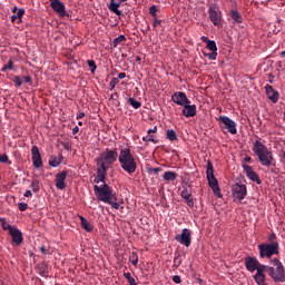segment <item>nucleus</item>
<instances>
[{"label":"nucleus","instance_id":"obj_1","mask_svg":"<svg viewBox=\"0 0 285 285\" xmlns=\"http://www.w3.org/2000/svg\"><path fill=\"white\" fill-rule=\"evenodd\" d=\"M119 161L122 170L132 175L137 170V161L135 156L130 153V148H124L120 150V154L117 153V149L106 148L97 158V177L98 179H106L108 177V170L112 168V165Z\"/></svg>","mask_w":285,"mask_h":285},{"label":"nucleus","instance_id":"obj_2","mask_svg":"<svg viewBox=\"0 0 285 285\" xmlns=\"http://www.w3.org/2000/svg\"><path fill=\"white\" fill-rule=\"evenodd\" d=\"M97 185L94 186L95 195L97 196L98 202H104V204H109L115 210L121 208L124 200L117 199V193L112 190V187L106 184L105 179L95 180Z\"/></svg>","mask_w":285,"mask_h":285},{"label":"nucleus","instance_id":"obj_3","mask_svg":"<svg viewBox=\"0 0 285 285\" xmlns=\"http://www.w3.org/2000/svg\"><path fill=\"white\" fill-rule=\"evenodd\" d=\"M253 153L256 155L262 166H273V151H271L268 147L262 142V139L255 140Z\"/></svg>","mask_w":285,"mask_h":285},{"label":"nucleus","instance_id":"obj_4","mask_svg":"<svg viewBox=\"0 0 285 285\" xmlns=\"http://www.w3.org/2000/svg\"><path fill=\"white\" fill-rule=\"evenodd\" d=\"M267 275L276 284H284L285 282V267L279 258H272L269 261Z\"/></svg>","mask_w":285,"mask_h":285},{"label":"nucleus","instance_id":"obj_5","mask_svg":"<svg viewBox=\"0 0 285 285\" xmlns=\"http://www.w3.org/2000/svg\"><path fill=\"white\" fill-rule=\"evenodd\" d=\"M261 259H273V255H279V243H263L258 245Z\"/></svg>","mask_w":285,"mask_h":285},{"label":"nucleus","instance_id":"obj_6","mask_svg":"<svg viewBox=\"0 0 285 285\" xmlns=\"http://www.w3.org/2000/svg\"><path fill=\"white\" fill-rule=\"evenodd\" d=\"M207 12L213 26H216L217 28L222 27L223 16L219 4L212 3Z\"/></svg>","mask_w":285,"mask_h":285},{"label":"nucleus","instance_id":"obj_7","mask_svg":"<svg viewBox=\"0 0 285 285\" xmlns=\"http://www.w3.org/2000/svg\"><path fill=\"white\" fill-rule=\"evenodd\" d=\"M246 195H248L246 184L236 183L235 185L232 186V197L234 202H243V199H246Z\"/></svg>","mask_w":285,"mask_h":285},{"label":"nucleus","instance_id":"obj_8","mask_svg":"<svg viewBox=\"0 0 285 285\" xmlns=\"http://www.w3.org/2000/svg\"><path fill=\"white\" fill-rule=\"evenodd\" d=\"M218 121H220V128H223V130H227L230 135H235L237 132V122L228 116H219Z\"/></svg>","mask_w":285,"mask_h":285},{"label":"nucleus","instance_id":"obj_9","mask_svg":"<svg viewBox=\"0 0 285 285\" xmlns=\"http://www.w3.org/2000/svg\"><path fill=\"white\" fill-rule=\"evenodd\" d=\"M176 242L181 244V246H186V248H190V244H193V233L188 228H184L181 234L175 236Z\"/></svg>","mask_w":285,"mask_h":285},{"label":"nucleus","instance_id":"obj_10","mask_svg":"<svg viewBox=\"0 0 285 285\" xmlns=\"http://www.w3.org/2000/svg\"><path fill=\"white\" fill-rule=\"evenodd\" d=\"M256 274L254 275V282H256V284H264V282L266 281V274L264 273H268V265H264L261 263V265L255 269Z\"/></svg>","mask_w":285,"mask_h":285},{"label":"nucleus","instance_id":"obj_11","mask_svg":"<svg viewBox=\"0 0 285 285\" xmlns=\"http://www.w3.org/2000/svg\"><path fill=\"white\" fill-rule=\"evenodd\" d=\"M49 3L53 12H57L59 17H68V12L66 11V4L63 2H61L60 0H49Z\"/></svg>","mask_w":285,"mask_h":285},{"label":"nucleus","instance_id":"obj_12","mask_svg":"<svg viewBox=\"0 0 285 285\" xmlns=\"http://www.w3.org/2000/svg\"><path fill=\"white\" fill-rule=\"evenodd\" d=\"M31 160L35 168H41L43 166V160L41 159V153H39V147H31Z\"/></svg>","mask_w":285,"mask_h":285},{"label":"nucleus","instance_id":"obj_13","mask_svg":"<svg viewBox=\"0 0 285 285\" xmlns=\"http://www.w3.org/2000/svg\"><path fill=\"white\" fill-rule=\"evenodd\" d=\"M171 101H174V104H177V106H186V104H190V101L188 100V96H186V92L184 91H176L171 96Z\"/></svg>","mask_w":285,"mask_h":285},{"label":"nucleus","instance_id":"obj_14","mask_svg":"<svg viewBox=\"0 0 285 285\" xmlns=\"http://www.w3.org/2000/svg\"><path fill=\"white\" fill-rule=\"evenodd\" d=\"M12 246L19 247L23 244V233L20 232L19 228H14L12 232L9 233Z\"/></svg>","mask_w":285,"mask_h":285},{"label":"nucleus","instance_id":"obj_15","mask_svg":"<svg viewBox=\"0 0 285 285\" xmlns=\"http://www.w3.org/2000/svg\"><path fill=\"white\" fill-rule=\"evenodd\" d=\"M261 265L256 257L247 256L245 258V267L249 273H255L256 268Z\"/></svg>","mask_w":285,"mask_h":285},{"label":"nucleus","instance_id":"obj_16","mask_svg":"<svg viewBox=\"0 0 285 285\" xmlns=\"http://www.w3.org/2000/svg\"><path fill=\"white\" fill-rule=\"evenodd\" d=\"M117 1L110 0L108 8H109L110 12H114V14H117V17H121V10H119V8L121 7V3H126V1H128V0H117Z\"/></svg>","mask_w":285,"mask_h":285},{"label":"nucleus","instance_id":"obj_17","mask_svg":"<svg viewBox=\"0 0 285 285\" xmlns=\"http://www.w3.org/2000/svg\"><path fill=\"white\" fill-rule=\"evenodd\" d=\"M265 90H266V95H267L268 99H271V101H273V104H277V101H279V92L275 91L273 86L266 85Z\"/></svg>","mask_w":285,"mask_h":285},{"label":"nucleus","instance_id":"obj_18","mask_svg":"<svg viewBox=\"0 0 285 285\" xmlns=\"http://www.w3.org/2000/svg\"><path fill=\"white\" fill-rule=\"evenodd\" d=\"M209 188H212L214 195L222 199V189L219 188V181L217 179H208Z\"/></svg>","mask_w":285,"mask_h":285},{"label":"nucleus","instance_id":"obj_19","mask_svg":"<svg viewBox=\"0 0 285 285\" xmlns=\"http://www.w3.org/2000/svg\"><path fill=\"white\" fill-rule=\"evenodd\" d=\"M183 115L184 117H195V115H197V106L195 105H190V104H186L185 106H183Z\"/></svg>","mask_w":285,"mask_h":285},{"label":"nucleus","instance_id":"obj_20","mask_svg":"<svg viewBox=\"0 0 285 285\" xmlns=\"http://www.w3.org/2000/svg\"><path fill=\"white\" fill-rule=\"evenodd\" d=\"M61 161H63V155H59L57 156H50L49 157V166H51L52 168H57V166L61 165Z\"/></svg>","mask_w":285,"mask_h":285},{"label":"nucleus","instance_id":"obj_21","mask_svg":"<svg viewBox=\"0 0 285 285\" xmlns=\"http://www.w3.org/2000/svg\"><path fill=\"white\" fill-rule=\"evenodd\" d=\"M79 219L81 222V227L83 228V230H86L87 233H92L95 227H92L90 222H88V219L83 218V216H79Z\"/></svg>","mask_w":285,"mask_h":285},{"label":"nucleus","instance_id":"obj_22","mask_svg":"<svg viewBox=\"0 0 285 285\" xmlns=\"http://www.w3.org/2000/svg\"><path fill=\"white\" fill-rule=\"evenodd\" d=\"M230 17H232L234 23H244V18L242 17V13H239V11L233 9L230 11Z\"/></svg>","mask_w":285,"mask_h":285},{"label":"nucleus","instance_id":"obj_23","mask_svg":"<svg viewBox=\"0 0 285 285\" xmlns=\"http://www.w3.org/2000/svg\"><path fill=\"white\" fill-rule=\"evenodd\" d=\"M164 169L161 167H149L147 168V173L149 175V177H151V179H157V177H159V173H161Z\"/></svg>","mask_w":285,"mask_h":285},{"label":"nucleus","instance_id":"obj_24","mask_svg":"<svg viewBox=\"0 0 285 285\" xmlns=\"http://www.w3.org/2000/svg\"><path fill=\"white\" fill-rule=\"evenodd\" d=\"M244 170L248 177V179H258L259 177H257V174L255 171H253V167L248 166V165H244Z\"/></svg>","mask_w":285,"mask_h":285},{"label":"nucleus","instance_id":"obj_25","mask_svg":"<svg viewBox=\"0 0 285 285\" xmlns=\"http://www.w3.org/2000/svg\"><path fill=\"white\" fill-rule=\"evenodd\" d=\"M1 228L3 230H8L9 233H12L16 228L14 226L10 225L6 218H0Z\"/></svg>","mask_w":285,"mask_h":285},{"label":"nucleus","instance_id":"obj_26","mask_svg":"<svg viewBox=\"0 0 285 285\" xmlns=\"http://www.w3.org/2000/svg\"><path fill=\"white\" fill-rule=\"evenodd\" d=\"M206 175L207 179H215V171L213 170V164L210 161L207 163Z\"/></svg>","mask_w":285,"mask_h":285},{"label":"nucleus","instance_id":"obj_27","mask_svg":"<svg viewBox=\"0 0 285 285\" xmlns=\"http://www.w3.org/2000/svg\"><path fill=\"white\" fill-rule=\"evenodd\" d=\"M126 41V36L120 35L119 37L115 38L114 41L111 42L112 48H117L120 43H124Z\"/></svg>","mask_w":285,"mask_h":285},{"label":"nucleus","instance_id":"obj_28","mask_svg":"<svg viewBox=\"0 0 285 285\" xmlns=\"http://www.w3.org/2000/svg\"><path fill=\"white\" fill-rule=\"evenodd\" d=\"M129 262H131L132 266H137V264H139V256L137 255V252H132L129 255Z\"/></svg>","mask_w":285,"mask_h":285},{"label":"nucleus","instance_id":"obj_29","mask_svg":"<svg viewBox=\"0 0 285 285\" xmlns=\"http://www.w3.org/2000/svg\"><path fill=\"white\" fill-rule=\"evenodd\" d=\"M167 139H169V141H177V132L174 129H168Z\"/></svg>","mask_w":285,"mask_h":285},{"label":"nucleus","instance_id":"obj_30","mask_svg":"<svg viewBox=\"0 0 285 285\" xmlns=\"http://www.w3.org/2000/svg\"><path fill=\"white\" fill-rule=\"evenodd\" d=\"M30 188L32 189V193H39L41 189V183H39V180H32Z\"/></svg>","mask_w":285,"mask_h":285},{"label":"nucleus","instance_id":"obj_31","mask_svg":"<svg viewBox=\"0 0 285 285\" xmlns=\"http://www.w3.org/2000/svg\"><path fill=\"white\" fill-rule=\"evenodd\" d=\"M177 177H179V175L175 171H165L163 175L164 179H177Z\"/></svg>","mask_w":285,"mask_h":285},{"label":"nucleus","instance_id":"obj_32","mask_svg":"<svg viewBox=\"0 0 285 285\" xmlns=\"http://www.w3.org/2000/svg\"><path fill=\"white\" fill-rule=\"evenodd\" d=\"M128 104H130L135 110H139V108H141V102L137 101L135 98H129Z\"/></svg>","mask_w":285,"mask_h":285},{"label":"nucleus","instance_id":"obj_33","mask_svg":"<svg viewBox=\"0 0 285 285\" xmlns=\"http://www.w3.org/2000/svg\"><path fill=\"white\" fill-rule=\"evenodd\" d=\"M56 188L58 190H63L66 188V180L65 179H56Z\"/></svg>","mask_w":285,"mask_h":285},{"label":"nucleus","instance_id":"obj_34","mask_svg":"<svg viewBox=\"0 0 285 285\" xmlns=\"http://www.w3.org/2000/svg\"><path fill=\"white\" fill-rule=\"evenodd\" d=\"M207 49L212 52H217V43L214 40L208 41Z\"/></svg>","mask_w":285,"mask_h":285},{"label":"nucleus","instance_id":"obj_35","mask_svg":"<svg viewBox=\"0 0 285 285\" xmlns=\"http://www.w3.org/2000/svg\"><path fill=\"white\" fill-rule=\"evenodd\" d=\"M12 68H14V62H12V60H9L8 63L2 67L1 72L12 70Z\"/></svg>","mask_w":285,"mask_h":285},{"label":"nucleus","instance_id":"obj_36","mask_svg":"<svg viewBox=\"0 0 285 285\" xmlns=\"http://www.w3.org/2000/svg\"><path fill=\"white\" fill-rule=\"evenodd\" d=\"M87 63L89 68H91V75H95V72H97V63H95V60H88Z\"/></svg>","mask_w":285,"mask_h":285},{"label":"nucleus","instance_id":"obj_37","mask_svg":"<svg viewBox=\"0 0 285 285\" xmlns=\"http://www.w3.org/2000/svg\"><path fill=\"white\" fill-rule=\"evenodd\" d=\"M181 197L183 199H188L189 197H193V194L190 193V189L188 188H184V190L181 191Z\"/></svg>","mask_w":285,"mask_h":285},{"label":"nucleus","instance_id":"obj_38","mask_svg":"<svg viewBox=\"0 0 285 285\" xmlns=\"http://www.w3.org/2000/svg\"><path fill=\"white\" fill-rule=\"evenodd\" d=\"M117 83H119V78H112L109 82V90H115Z\"/></svg>","mask_w":285,"mask_h":285},{"label":"nucleus","instance_id":"obj_39","mask_svg":"<svg viewBox=\"0 0 285 285\" xmlns=\"http://www.w3.org/2000/svg\"><path fill=\"white\" fill-rule=\"evenodd\" d=\"M204 57H207L209 61H215V59H217V51H212L210 53H204Z\"/></svg>","mask_w":285,"mask_h":285},{"label":"nucleus","instance_id":"obj_40","mask_svg":"<svg viewBox=\"0 0 285 285\" xmlns=\"http://www.w3.org/2000/svg\"><path fill=\"white\" fill-rule=\"evenodd\" d=\"M268 244H279V242H277V235H275V233H272L269 236H268Z\"/></svg>","mask_w":285,"mask_h":285},{"label":"nucleus","instance_id":"obj_41","mask_svg":"<svg viewBox=\"0 0 285 285\" xmlns=\"http://www.w3.org/2000/svg\"><path fill=\"white\" fill-rule=\"evenodd\" d=\"M13 81H14L17 88H21V86H23V80L19 76H14Z\"/></svg>","mask_w":285,"mask_h":285},{"label":"nucleus","instance_id":"obj_42","mask_svg":"<svg viewBox=\"0 0 285 285\" xmlns=\"http://www.w3.org/2000/svg\"><path fill=\"white\" fill-rule=\"evenodd\" d=\"M142 141H151L153 144H157V140L150 134H148L147 136L142 137Z\"/></svg>","mask_w":285,"mask_h":285},{"label":"nucleus","instance_id":"obj_43","mask_svg":"<svg viewBox=\"0 0 285 285\" xmlns=\"http://www.w3.org/2000/svg\"><path fill=\"white\" fill-rule=\"evenodd\" d=\"M149 14H151V17L157 18V7L156 6H151L149 8Z\"/></svg>","mask_w":285,"mask_h":285},{"label":"nucleus","instance_id":"obj_44","mask_svg":"<svg viewBox=\"0 0 285 285\" xmlns=\"http://www.w3.org/2000/svg\"><path fill=\"white\" fill-rule=\"evenodd\" d=\"M185 202H186V204H187V206H188L189 208H194V207H195V200H193L191 197L185 198Z\"/></svg>","mask_w":285,"mask_h":285},{"label":"nucleus","instance_id":"obj_45","mask_svg":"<svg viewBox=\"0 0 285 285\" xmlns=\"http://www.w3.org/2000/svg\"><path fill=\"white\" fill-rule=\"evenodd\" d=\"M18 208H19V210H21V213H23V212L28 210V205L26 203H19Z\"/></svg>","mask_w":285,"mask_h":285},{"label":"nucleus","instance_id":"obj_46","mask_svg":"<svg viewBox=\"0 0 285 285\" xmlns=\"http://www.w3.org/2000/svg\"><path fill=\"white\" fill-rule=\"evenodd\" d=\"M68 177V174L66 171H61L56 175V179H66Z\"/></svg>","mask_w":285,"mask_h":285},{"label":"nucleus","instance_id":"obj_47","mask_svg":"<svg viewBox=\"0 0 285 285\" xmlns=\"http://www.w3.org/2000/svg\"><path fill=\"white\" fill-rule=\"evenodd\" d=\"M8 161H9L8 155L6 154L0 155V164H8Z\"/></svg>","mask_w":285,"mask_h":285},{"label":"nucleus","instance_id":"obj_48","mask_svg":"<svg viewBox=\"0 0 285 285\" xmlns=\"http://www.w3.org/2000/svg\"><path fill=\"white\" fill-rule=\"evenodd\" d=\"M23 14H26V9H19V10L17 11L16 17H17L18 19H21V17H23Z\"/></svg>","mask_w":285,"mask_h":285},{"label":"nucleus","instance_id":"obj_49","mask_svg":"<svg viewBox=\"0 0 285 285\" xmlns=\"http://www.w3.org/2000/svg\"><path fill=\"white\" fill-rule=\"evenodd\" d=\"M173 282H175V284H181V277L179 275H175L173 276Z\"/></svg>","mask_w":285,"mask_h":285},{"label":"nucleus","instance_id":"obj_50","mask_svg":"<svg viewBox=\"0 0 285 285\" xmlns=\"http://www.w3.org/2000/svg\"><path fill=\"white\" fill-rule=\"evenodd\" d=\"M159 26H161V20L154 18V28H159Z\"/></svg>","mask_w":285,"mask_h":285},{"label":"nucleus","instance_id":"obj_51","mask_svg":"<svg viewBox=\"0 0 285 285\" xmlns=\"http://www.w3.org/2000/svg\"><path fill=\"white\" fill-rule=\"evenodd\" d=\"M22 79H23L24 83H32V77H30V76H24Z\"/></svg>","mask_w":285,"mask_h":285},{"label":"nucleus","instance_id":"obj_52","mask_svg":"<svg viewBox=\"0 0 285 285\" xmlns=\"http://www.w3.org/2000/svg\"><path fill=\"white\" fill-rule=\"evenodd\" d=\"M65 150H70V142H61Z\"/></svg>","mask_w":285,"mask_h":285},{"label":"nucleus","instance_id":"obj_53","mask_svg":"<svg viewBox=\"0 0 285 285\" xmlns=\"http://www.w3.org/2000/svg\"><path fill=\"white\" fill-rule=\"evenodd\" d=\"M124 277L125 279H127V282L132 278V276L130 275V272L124 273Z\"/></svg>","mask_w":285,"mask_h":285},{"label":"nucleus","instance_id":"obj_54","mask_svg":"<svg viewBox=\"0 0 285 285\" xmlns=\"http://www.w3.org/2000/svg\"><path fill=\"white\" fill-rule=\"evenodd\" d=\"M128 284L129 285H137V281H135V278L131 277V278L128 279Z\"/></svg>","mask_w":285,"mask_h":285},{"label":"nucleus","instance_id":"obj_55","mask_svg":"<svg viewBox=\"0 0 285 285\" xmlns=\"http://www.w3.org/2000/svg\"><path fill=\"white\" fill-rule=\"evenodd\" d=\"M83 117H86V112H79L76 119H83Z\"/></svg>","mask_w":285,"mask_h":285},{"label":"nucleus","instance_id":"obj_56","mask_svg":"<svg viewBox=\"0 0 285 285\" xmlns=\"http://www.w3.org/2000/svg\"><path fill=\"white\" fill-rule=\"evenodd\" d=\"M119 79H126V72H120L118 75V81H119Z\"/></svg>","mask_w":285,"mask_h":285},{"label":"nucleus","instance_id":"obj_57","mask_svg":"<svg viewBox=\"0 0 285 285\" xmlns=\"http://www.w3.org/2000/svg\"><path fill=\"white\" fill-rule=\"evenodd\" d=\"M77 132H79V127L78 126H75L72 128V135H77Z\"/></svg>","mask_w":285,"mask_h":285},{"label":"nucleus","instance_id":"obj_58","mask_svg":"<svg viewBox=\"0 0 285 285\" xmlns=\"http://www.w3.org/2000/svg\"><path fill=\"white\" fill-rule=\"evenodd\" d=\"M40 252L42 253V255H47L48 254V249H46V247H40Z\"/></svg>","mask_w":285,"mask_h":285},{"label":"nucleus","instance_id":"obj_59","mask_svg":"<svg viewBox=\"0 0 285 285\" xmlns=\"http://www.w3.org/2000/svg\"><path fill=\"white\" fill-rule=\"evenodd\" d=\"M244 161H246L247 164H250V161H253V158H250V156H246L244 158Z\"/></svg>","mask_w":285,"mask_h":285},{"label":"nucleus","instance_id":"obj_60","mask_svg":"<svg viewBox=\"0 0 285 285\" xmlns=\"http://www.w3.org/2000/svg\"><path fill=\"white\" fill-rule=\"evenodd\" d=\"M24 197H32V191L29 189L24 193Z\"/></svg>","mask_w":285,"mask_h":285},{"label":"nucleus","instance_id":"obj_61","mask_svg":"<svg viewBox=\"0 0 285 285\" xmlns=\"http://www.w3.org/2000/svg\"><path fill=\"white\" fill-rule=\"evenodd\" d=\"M147 132L148 135H150L151 132H157V126H155L153 129H149Z\"/></svg>","mask_w":285,"mask_h":285},{"label":"nucleus","instance_id":"obj_62","mask_svg":"<svg viewBox=\"0 0 285 285\" xmlns=\"http://www.w3.org/2000/svg\"><path fill=\"white\" fill-rule=\"evenodd\" d=\"M202 41L208 43V41H210V39H208V37H206V36H203V37H202Z\"/></svg>","mask_w":285,"mask_h":285},{"label":"nucleus","instance_id":"obj_63","mask_svg":"<svg viewBox=\"0 0 285 285\" xmlns=\"http://www.w3.org/2000/svg\"><path fill=\"white\" fill-rule=\"evenodd\" d=\"M119 98V94L115 92L114 95H111L110 99H118Z\"/></svg>","mask_w":285,"mask_h":285},{"label":"nucleus","instance_id":"obj_64","mask_svg":"<svg viewBox=\"0 0 285 285\" xmlns=\"http://www.w3.org/2000/svg\"><path fill=\"white\" fill-rule=\"evenodd\" d=\"M136 61H137V63H141V57L136 56Z\"/></svg>","mask_w":285,"mask_h":285}]
</instances>
